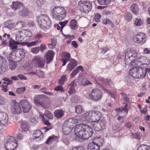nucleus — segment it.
Segmentation results:
<instances>
[{"label":"nucleus","mask_w":150,"mask_h":150,"mask_svg":"<svg viewBox=\"0 0 150 150\" xmlns=\"http://www.w3.org/2000/svg\"><path fill=\"white\" fill-rule=\"evenodd\" d=\"M125 59L124 61L125 64H130L132 65H135L136 64H138V62L140 63L142 65L146 64L143 62V59L144 57H139L138 58L137 53L134 50H129L125 53Z\"/></svg>","instance_id":"f257e3e1"},{"label":"nucleus","mask_w":150,"mask_h":150,"mask_svg":"<svg viewBox=\"0 0 150 150\" xmlns=\"http://www.w3.org/2000/svg\"><path fill=\"white\" fill-rule=\"evenodd\" d=\"M83 117L89 122H95L100 120L101 117V113L97 111H89L82 115Z\"/></svg>","instance_id":"f03ea898"},{"label":"nucleus","mask_w":150,"mask_h":150,"mask_svg":"<svg viewBox=\"0 0 150 150\" xmlns=\"http://www.w3.org/2000/svg\"><path fill=\"white\" fill-rule=\"evenodd\" d=\"M25 56V51L19 48L12 51L9 54V60L16 62H19L23 59Z\"/></svg>","instance_id":"7ed1b4c3"},{"label":"nucleus","mask_w":150,"mask_h":150,"mask_svg":"<svg viewBox=\"0 0 150 150\" xmlns=\"http://www.w3.org/2000/svg\"><path fill=\"white\" fill-rule=\"evenodd\" d=\"M87 127L83 126V124H79L76 126L74 129V132L77 137L82 139H87L88 134H85L86 129H87Z\"/></svg>","instance_id":"20e7f679"},{"label":"nucleus","mask_w":150,"mask_h":150,"mask_svg":"<svg viewBox=\"0 0 150 150\" xmlns=\"http://www.w3.org/2000/svg\"><path fill=\"white\" fill-rule=\"evenodd\" d=\"M52 15L54 18L59 20L63 19L66 15V11L63 7L55 6L51 11Z\"/></svg>","instance_id":"39448f33"},{"label":"nucleus","mask_w":150,"mask_h":150,"mask_svg":"<svg viewBox=\"0 0 150 150\" xmlns=\"http://www.w3.org/2000/svg\"><path fill=\"white\" fill-rule=\"evenodd\" d=\"M38 24L41 28L44 30L48 29L51 23V22L49 17L47 16L42 15L37 18Z\"/></svg>","instance_id":"423d86ee"},{"label":"nucleus","mask_w":150,"mask_h":150,"mask_svg":"<svg viewBox=\"0 0 150 150\" xmlns=\"http://www.w3.org/2000/svg\"><path fill=\"white\" fill-rule=\"evenodd\" d=\"M46 96L42 95H37L35 96L34 101L36 105L40 104L44 108L46 107V106L50 104L49 100L47 99V101L45 100Z\"/></svg>","instance_id":"0eeeda50"},{"label":"nucleus","mask_w":150,"mask_h":150,"mask_svg":"<svg viewBox=\"0 0 150 150\" xmlns=\"http://www.w3.org/2000/svg\"><path fill=\"white\" fill-rule=\"evenodd\" d=\"M17 141L13 137H10L7 139L5 144V148L7 150H13L17 146Z\"/></svg>","instance_id":"6e6552de"},{"label":"nucleus","mask_w":150,"mask_h":150,"mask_svg":"<svg viewBox=\"0 0 150 150\" xmlns=\"http://www.w3.org/2000/svg\"><path fill=\"white\" fill-rule=\"evenodd\" d=\"M78 7L81 11L87 13L91 11L92 5L90 2L86 1L80 2L78 6Z\"/></svg>","instance_id":"1a4fd4ad"},{"label":"nucleus","mask_w":150,"mask_h":150,"mask_svg":"<svg viewBox=\"0 0 150 150\" xmlns=\"http://www.w3.org/2000/svg\"><path fill=\"white\" fill-rule=\"evenodd\" d=\"M89 97L93 100H97L102 98V93L100 90L94 88L90 93Z\"/></svg>","instance_id":"9d476101"},{"label":"nucleus","mask_w":150,"mask_h":150,"mask_svg":"<svg viewBox=\"0 0 150 150\" xmlns=\"http://www.w3.org/2000/svg\"><path fill=\"white\" fill-rule=\"evenodd\" d=\"M32 60L33 63L39 67L43 68L45 66V60L42 57L35 56Z\"/></svg>","instance_id":"9b49d317"},{"label":"nucleus","mask_w":150,"mask_h":150,"mask_svg":"<svg viewBox=\"0 0 150 150\" xmlns=\"http://www.w3.org/2000/svg\"><path fill=\"white\" fill-rule=\"evenodd\" d=\"M22 106L23 111L24 113L28 112L31 109L32 105L28 100L23 99L19 102Z\"/></svg>","instance_id":"f8f14e48"},{"label":"nucleus","mask_w":150,"mask_h":150,"mask_svg":"<svg viewBox=\"0 0 150 150\" xmlns=\"http://www.w3.org/2000/svg\"><path fill=\"white\" fill-rule=\"evenodd\" d=\"M12 102L11 110L14 114H19L21 112V107L19 104L15 100H11Z\"/></svg>","instance_id":"ddd939ff"},{"label":"nucleus","mask_w":150,"mask_h":150,"mask_svg":"<svg viewBox=\"0 0 150 150\" xmlns=\"http://www.w3.org/2000/svg\"><path fill=\"white\" fill-rule=\"evenodd\" d=\"M8 117L6 113L0 111V125L6 126L8 122Z\"/></svg>","instance_id":"4468645a"},{"label":"nucleus","mask_w":150,"mask_h":150,"mask_svg":"<svg viewBox=\"0 0 150 150\" xmlns=\"http://www.w3.org/2000/svg\"><path fill=\"white\" fill-rule=\"evenodd\" d=\"M146 36V35L144 33H140L134 36L133 38L134 41L137 43H139L142 42L144 43L145 41H143V40L145 39Z\"/></svg>","instance_id":"2eb2a0df"},{"label":"nucleus","mask_w":150,"mask_h":150,"mask_svg":"<svg viewBox=\"0 0 150 150\" xmlns=\"http://www.w3.org/2000/svg\"><path fill=\"white\" fill-rule=\"evenodd\" d=\"M92 126L94 128L95 130L100 131L104 127V123L102 120L93 122L91 124Z\"/></svg>","instance_id":"dca6fc26"},{"label":"nucleus","mask_w":150,"mask_h":150,"mask_svg":"<svg viewBox=\"0 0 150 150\" xmlns=\"http://www.w3.org/2000/svg\"><path fill=\"white\" fill-rule=\"evenodd\" d=\"M78 123V120L74 118H70L66 120L64 124L73 128L75 124Z\"/></svg>","instance_id":"f3484780"},{"label":"nucleus","mask_w":150,"mask_h":150,"mask_svg":"<svg viewBox=\"0 0 150 150\" xmlns=\"http://www.w3.org/2000/svg\"><path fill=\"white\" fill-rule=\"evenodd\" d=\"M53 55V52L51 50L48 51L45 53L44 57L46 60L47 64H49L52 61Z\"/></svg>","instance_id":"a211bd4d"},{"label":"nucleus","mask_w":150,"mask_h":150,"mask_svg":"<svg viewBox=\"0 0 150 150\" xmlns=\"http://www.w3.org/2000/svg\"><path fill=\"white\" fill-rule=\"evenodd\" d=\"M138 70H139V67H135L131 68L129 71V74L133 78L137 79Z\"/></svg>","instance_id":"6ab92c4d"},{"label":"nucleus","mask_w":150,"mask_h":150,"mask_svg":"<svg viewBox=\"0 0 150 150\" xmlns=\"http://www.w3.org/2000/svg\"><path fill=\"white\" fill-rule=\"evenodd\" d=\"M16 40V42H19L21 43V42L22 41L24 38L23 34L21 30L17 32L15 34Z\"/></svg>","instance_id":"aec40b11"},{"label":"nucleus","mask_w":150,"mask_h":150,"mask_svg":"<svg viewBox=\"0 0 150 150\" xmlns=\"http://www.w3.org/2000/svg\"><path fill=\"white\" fill-rule=\"evenodd\" d=\"M146 71L144 69L139 68V70H138L137 79L143 78L145 76L146 73Z\"/></svg>","instance_id":"412c9836"},{"label":"nucleus","mask_w":150,"mask_h":150,"mask_svg":"<svg viewBox=\"0 0 150 150\" xmlns=\"http://www.w3.org/2000/svg\"><path fill=\"white\" fill-rule=\"evenodd\" d=\"M33 139H38V140H40L42 137V132L40 130H37L34 131L33 135Z\"/></svg>","instance_id":"4be33fe9"},{"label":"nucleus","mask_w":150,"mask_h":150,"mask_svg":"<svg viewBox=\"0 0 150 150\" xmlns=\"http://www.w3.org/2000/svg\"><path fill=\"white\" fill-rule=\"evenodd\" d=\"M23 5L22 3L18 1H13L11 5V8L14 10L19 9Z\"/></svg>","instance_id":"5701e85b"},{"label":"nucleus","mask_w":150,"mask_h":150,"mask_svg":"<svg viewBox=\"0 0 150 150\" xmlns=\"http://www.w3.org/2000/svg\"><path fill=\"white\" fill-rule=\"evenodd\" d=\"M20 44L19 42H16L12 40H10L9 42V46L11 49L12 50H14L17 48V45Z\"/></svg>","instance_id":"b1692460"},{"label":"nucleus","mask_w":150,"mask_h":150,"mask_svg":"<svg viewBox=\"0 0 150 150\" xmlns=\"http://www.w3.org/2000/svg\"><path fill=\"white\" fill-rule=\"evenodd\" d=\"M88 150H100V147L94 142L89 143L88 146Z\"/></svg>","instance_id":"393cba45"},{"label":"nucleus","mask_w":150,"mask_h":150,"mask_svg":"<svg viewBox=\"0 0 150 150\" xmlns=\"http://www.w3.org/2000/svg\"><path fill=\"white\" fill-rule=\"evenodd\" d=\"M4 25L6 28L11 29L15 26V24L13 21L9 20L4 23Z\"/></svg>","instance_id":"a878e982"},{"label":"nucleus","mask_w":150,"mask_h":150,"mask_svg":"<svg viewBox=\"0 0 150 150\" xmlns=\"http://www.w3.org/2000/svg\"><path fill=\"white\" fill-rule=\"evenodd\" d=\"M63 55L64 57L65 58H63L62 59V61L63 63V66H64L66 64L67 61H69L70 56L69 53L66 52H63Z\"/></svg>","instance_id":"bb28decb"},{"label":"nucleus","mask_w":150,"mask_h":150,"mask_svg":"<svg viewBox=\"0 0 150 150\" xmlns=\"http://www.w3.org/2000/svg\"><path fill=\"white\" fill-rule=\"evenodd\" d=\"M83 126H85V127H86V126L87 127V129H86V130H85V134H88V137H87L88 139L91 137L93 133V129L90 126L84 124H83Z\"/></svg>","instance_id":"cd10ccee"},{"label":"nucleus","mask_w":150,"mask_h":150,"mask_svg":"<svg viewBox=\"0 0 150 150\" xmlns=\"http://www.w3.org/2000/svg\"><path fill=\"white\" fill-rule=\"evenodd\" d=\"M54 116L57 118H62L64 115V112L63 110L58 109L54 111Z\"/></svg>","instance_id":"c85d7f7f"},{"label":"nucleus","mask_w":150,"mask_h":150,"mask_svg":"<svg viewBox=\"0 0 150 150\" xmlns=\"http://www.w3.org/2000/svg\"><path fill=\"white\" fill-rule=\"evenodd\" d=\"M72 128L64 123L63 126L62 130L64 134L67 135L71 131Z\"/></svg>","instance_id":"c756f323"},{"label":"nucleus","mask_w":150,"mask_h":150,"mask_svg":"<svg viewBox=\"0 0 150 150\" xmlns=\"http://www.w3.org/2000/svg\"><path fill=\"white\" fill-rule=\"evenodd\" d=\"M93 142L98 145L99 147L100 146H101L103 144L104 142L103 139L101 137L98 138L97 137L95 138L94 141Z\"/></svg>","instance_id":"7c9ffc66"},{"label":"nucleus","mask_w":150,"mask_h":150,"mask_svg":"<svg viewBox=\"0 0 150 150\" xmlns=\"http://www.w3.org/2000/svg\"><path fill=\"white\" fill-rule=\"evenodd\" d=\"M21 127L22 132H25L28 130V127L27 123L25 121H22L21 123Z\"/></svg>","instance_id":"2f4dec72"},{"label":"nucleus","mask_w":150,"mask_h":150,"mask_svg":"<svg viewBox=\"0 0 150 150\" xmlns=\"http://www.w3.org/2000/svg\"><path fill=\"white\" fill-rule=\"evenodd\" d=\"M57 136L53 135L50 136L48 138L47 141L45 142V143L47 144H50L54 141H57Z\"/></svg>","instance_id":"473e14b6"},{"label":"nucleus","mask_w":150,"mask_h":150,"mask_svg":"<svg viewBox=\"0 0 150 150\" xmlns=\"http://www.w3.org/2000/svg\"><path fill=\"white\" fill-rule=\"evenodd\" d=\"M131 10L134 13L137 14L138 11V7L137 4L136 3L133 4L131 6Z\"/></svg>","instance_id":"72a5a7b5"},{"label":"nucleus","mask_w":150,"mask_h":150,"mask_svg":"<svg viewBox=\"0 0 150 150\" xmlns=\"http://www.w3.org/2000/svg\"><path fill=\"white\" fill-rule=\"evenodd\" d=\"M79 84L81 86H85L89 84H91L89 81H88L85 78H83L80 80L79 83Z\"/></svg>","instance_id":"f704fd0d"},{"label":"nucleus","mask_w":150,"mask_h":150,"mask_svg":"<svg viewBox=\"0 0 150 150\" xmlns=\"http://www.w3.org/2000/svg\"><path fill=\"white\" fill-rule=\"evenodd\" d=\"M77 25V22L74 19L70 21L69 23V26L70 28L73 30L75 29Z\"/></svg>","instance_id":"c9c22d12"},{"label":"nucleus","mask_w":150,"mask_h":150,"mask_svg":"<svg viewBox=\"0 0 150 150\" xmlns=\"http://www.w3.org/2000/svg\"><path fill=\"white\" fill-rule=\"evenodd\" d=\"M26 23L24 21H21L18 22L15 24V26L18 29H21L23 26L25 25Z\"/></svg>","instance_id":"e433bc0d"},{"label":"nucleus","mask_w":150,"mask_h":150,"mask_svg":"<svg viewBox=\"0 0 150 150\" xmlns=\"http://www.w3.org/2000/svg\"><path fill=\"white\" fill-rule=\"evenodd\" d=\"M9 64V69L11 70H13L15 69L16 68L17 64L16 62L13 61H11Z\"/></svg>","instance_id":"4c0bfd02"},{"label":"nucleus","mask_w":150,"mask_h":150,"mask_svg":"<svg viewBox=\"0 0 150 150\" xmlns=\"http://www.w3.org/2000/svg\"><path fill=\"white\" fill-rule=\"evenodd\" d=\"M40 40H37L36 41L28 42L27 43L28 47H31L35 45H38L41 43Z\"/></svg>","instance_id":"58836bf2"},{"label":"nucleus","mask_w":150,"mask_h":150,"mask_svg":"<svg viewBox=\"0 0 150 150\" xmlns=\"http://www.w3.org/2000/svg\"><path fill=\"white\" fill-rule=\"evenodd\" d=\"M24 37H30L32 35L31 32L29 30H21Z\"/></svg>","instance_id":"ea45409f"},{"label":"nucleus","mask_w":150,"mask_h":150,"mask_svg":"<svg viewBox=\"0 0 150 150\" xmlns=\"http://www.w3.org/2000/svg\"><path fill=\"white\" fill-rule=\"evenodd\" d=\"M34 3H35L37 6L41 7L44 5L45 1L44 0H36Z\"/></svg>","instance_id":"a19ab883"},{"label":"nucleus","mask_w":150,"mask_h":150,"mask_svg":"<svg viewBox=\"0 0 150 150\" xmlns=\"http://www.w3.org/2000/svg\"><path fill=\"white\" fill-rule=\"evenodd\" d=\"M100 81L103 83L105 85H109L111 82V81L108 79H105L103 78H100L99 79Z\"/></svg>","instance_id":"79ce46f5"},{"label":"nucleus","mask_w":150,"mask_h":150,"mask_svg":"<svg viewBox=\"0 0 150 150\" xmlns=\"http://www.w3.org/2000/svg\"><path fill=\"white\" fill-rule=\"evenodd\" d=\"M19 15L21 16L26 17L29 15V12L28 10L26 9H24L22 10L19 13Z\"/></svg>","instance_id":"37998d69"},{"label":"nucleus","mask_w":150,"mask_h":150,"mask_svg":"<svg viewBox=\"0 0 150 150\" xmlns=\"http://www.w3.org/2000/svg\"><path fill=\"white\" fill-rule=\"evenodd\" d=\"M75 112L77 113H81L83 112L84 110L83 109L82 106L80 105H78L75 107Z\"/></svg>","instance_id":"c03bdc74"},{"label":"nucleus","mask_w":150,"mask_h":150,"mask_svg":"<svg viewBox=\"0 0 150 150\" xmlns=\"http://www.w3.org/2000/svg\"><path fill=\"white\" fill-rule=\"evenodd\" d=\"M44 116H45L48 118L50 119H52L53 118V116L52 113L49 111L46 110L44 114L43 115Z\"/></svg>","instance_id":"a18cd8bd"},{"label":"nucleus","mask_w":150,"mask_h":150,"mask_svg":"<svg viewBox=\"0 0 150 150\" xmlns=\"http://www.w3.org/2000/svg\"><path fill=\"white\" fill-rule=\"evenodd\" d=\"M99 4L102 5H106L110 2V0H98Z\"/></svg>","instance_id":"49530a36"},{"label":"nucleus","mask_w":150,"mask_h":150,"mask_svg":"<svg viewBox=\"0 0 150 150\" xmlns=\"http://www.w3.org/2000/svg\"><path fill=\"white\" fill-rule=\"evenodd\" d=\"M7 69V65H4L3 66H0V74L4 73Z\"/></svg>","instance_id":"de8ad7c7"},{"label":"nucleus","mask_w":150,"mask_h":150,"mask_svg":"<svg viewBox=\"0 0 150 150\" xmlns=\"http://www.w3.org/2000/svg\"><path fill=\"white\" fill-rule=\"evenodd\" d=\"M67 78L66 75H64L61 77L60 79L58 81V83L60 85L64 84V82L66 80Z\"/></svg>","instance_id":"09e8293b"},{"label":"nucleus","mask_w":150,"mask_h":150,"mask_svg":"<svg viewBox=\"0 0 150 150\" xmlns=\"http://www.w3.org/2000/svg\"><path fill=\"white\" fill-rule=\"evenodd\" d=\"M5 64L7 65L5 59L3 57L0 56V66H3Z\"/></svg>","instance_id":"8fccbe9b"},{"label":"nucleus","mask_w":150,"mask_h":150,"mask_svg":"<svg viewBox=\"0 0 150 150\" xmlns=\"http://www.w3.org/2000/svg\"><path fill=\"white\" fill-rule=\"evenodd\" d=\"M125 17L126 20L129 21L131 20L132 18V15L131 13L127 12L125 14Z\"/></svg>","instance_id":"3c124183"},{"label":"nucleus","mask_w":150,"mask_h":150,"mask_svg":"<svg viewBox=\"0 0 150 150\" xmlns=\"http://www.w3.org/2000/svg\"><path fill=\"white\" fill-rule=\"evenodd\" d=\"M139 148L142 149L143 150H150V147L144 144L141 145L139 146Z\"/></svg>","instance_id":"603ef678"},{"label":"nucleus","mask_w":150,"mask_h":150,"mask_svg":"<svg viewBox=\"0 0 150 150\" xmlns=\"http://www.w3.org/2000/svg\"><path fill=\"white\" fill-rule=\"evenodd\" d=\"M40 116L42 118V121L44 124L46 125L49 126L50 125V123L47 120H45V118L44 117V115L41 113L40 114Z\"/></svg>","instance_id":"864d4df0"},{"label":"nucleus","mask_w":150,"mask_h":150,"mask_svg":"<svg viewBox=\"0 0 150 150\" xmlns=\"http://www.w3.org/2000/svg\"><path fill=\"white\" fill-rule=\"evenodd\" d=\"M143 23V21L140 18L136 19L134 22V24L137 26H140Z\"/></svg>","instance_id":"5fc2aeb1"},{"label":"nucleus","mask_w":150,"mask_h":150,"mask_svg":"<svg viewBox=\"0 0 150 150\" xmlns=\"http://www.w3.org/2000/svg\"><path fill=\"white\" fill-rule=\"evenodd\" d=\"M40 51V47H36L32 48L31 50V51L34 54H37Z\"/></svg>","instance_id":"6e6d98bb"},{"label":"nucleus","mask_w":150,"mask_h":150,"mask_svg":"<svg viewBox=\"0 0 150 150\" xmlns=\"http://www.w3.org/2000/svg\"><path fill=\"white\" fill-rule=\"evenodd\" d=\"M68 22V21L67 20L65 21L64 22H59V24L61 25L60 31H62V29L66 25Z\"/></svg>","instance_id":"4d7b16f0"},{"label":"nucleus","mask_w":150,"mask_h":150,"mask_svg":"<svg viewBox=\"0 0 150 150\" xmlns=\"http://www.w3.org/2000/svg\"><path fill=\"white\" fill-rule=\"evenodd\" d=\"M6 102V99L4 97L0 95V105L5 104Z\"/></svg>","instance_id":"13d9d810"},{"label":"nucleus","mask_w":150,"mask_h":150,"mask_svg":"<svg viewBox=\"0 0 150 150\" xmlns=\"http://www.w3.org/2000/svg\"><path fill=\"white\" fill-rule=\"evenodd\" d=\"M101 18V15L99 13H97L94 17V19L96 22H98Z\"/></svg>","instance_id":"bf43d9fd"},{"label":"nucleus","mask_w":150,"mask_h":150,"mask_svg":"<svg viewBox=\"0 0 150 150\" xmlns=\"http://www.w3.org/2000/svg\"><path fill=\"white\" fill-rule=\"evenodd\" d=\"M71 100L73 103H77L78 102L79 100V97L77 96H73Z\"/></svg>","instance_id":"052dcab7"},{"label":"nucleus","mask_w":150,"mask_h":150,"mask_svg":"<svg viewBox=\"0 0 150 150\" xmlns=\"http://www.w3.org/2000/svg\"><path fill=\"white\" fill-rule=\"evenodd\" d=\"M25 90V87L18 88L16 90V92L20 94L24 91Z\"/></svg>","instance_id":"680f3d73"},{"label":"nucleus","mask_w":150,"mask_h":150,"mask_svg":"<svg viewBox=\"0 0 150 150\" xmlns=\"http://www.w3.org/2000/svg\"><path fill=\"white\" fill-rule=\"evenodd\" d=\"M46 88L44 87L40 89V90L42 92L46 94H49L50 95H52L53 94L52 93L46 91Z\"/></svg>","instance_id":"e2e57ef3"},{"label":"nucleus","mask_w":150,"mask_h":150,"mask_svg":"<svg viewBox=\"0 0 150 150\" xmlns=\"http://www.w3.org/2000/svg\"><path fill=\"white\" fill-rule=\"evenodd\" d=\"M62 142L66 144L67 145L69 144V140L68 138L66 137H63L62 140Z\"/></svg>","instance_id":"0e129e2a"},{"label":"nucleus","mask_w":150,"mask_h":150,"mask_svg":"<svg viewBox=\"0 0 150 150\" xmlns=\"http://www.w3.org/2000/svg\"><path fill=\"white\" fill-rule=\"evenodd\" d=\"M76 79L72 81L69 85V86L71 87L74 88L76 86V83H75Z\"/></svg>","instance_id":"69168bd1"},{"label":"nucleus","mask_w":150,"mask_h":150,"mask_svg":"<svg viewBox=\"0 0 150 150\" xmlns=\"http://www.w3.org/2000/svg\"><path fill=\"white\" fill-rule=\"evenodd\" d=\"M54 89L57 91H60L61 92H62L63 91V87L60 85L55 87Z\"/></svg>","instance_id":"338daca9"},{"label":"nucleus","mask_w":150,"mask_h":150,"mask_svg":"<svg viewBox=\"0 0 150 150\" xmlns=\"http://www.w3.org/2000/svg\"><path fill=\"white\" fill-rule=\"evenodd\" d=\"M37 75L39 77H42L44 76L43 72L42 71L40 70H39L37 72Z\"/></svg>","instance_id":"774afa93"}]
</instances>
